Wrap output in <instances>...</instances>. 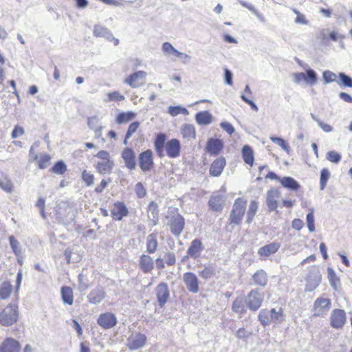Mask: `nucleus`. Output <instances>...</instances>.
Segmentation results:
<instances>
[{
  "label": "nucleus",
  "mask_w": 352,
  "mask_h": 352,
  "mask_svg": "<svg viewBox=\"0 0 352 352\" xmlns=\"http://www.w3.org/2000/svg\"><path fill=\"white\" fill-rule=\"evenodd\" d=\"M182 134L185 138H195L196 135L195 129L192 124H185L182 128Z\"/></svg>",
  "instance_id": "nucleus-40"
},
{
  "label": "nucleus",
  "mask_w": 352,
  "mask_h": 352,
  "mask_svg": "<svg viewBox=\"0 0 352 352\" xmlns=\"http://www.w3.org/2000/svg\"><path fill=\"white\" fill-rule=\"evenodd\" d=\"M195 120L199 125H208L212 122V116L207 111H200L196 114Z\"/></svg>",
  "instance_id": "nucleus-31"
},
{
  "label": "nucleus",
  "mask_w": 352,
  "mask_h": 352,
  "mask_svg": "<svg viewBox=\"0 0 352 352\" xmlns=\"http://www.w3.org/2000/svg\"><path fill=\"white\" fill-rule=\"evenodd\" d=\"M18 306L9 304L0 312V324L5 327H9L18 320Z\"/></svg>",
  "instance_id": "nucleus-2"
},
{
  "label": "nucleus",
  "mask_w": 352,
  "mask_h": 352,
  "mask_svg": "<svg viewBox=\"0 0 352 352\" xmlns=\"http://www.w3.org/2000/svg\"><path fill=\"white\" fill-rule=\"evenodd\" d=\"M135 116L136 113L133 111L122 112L118 115L116 121L118 124H122L132 120Z\"/></svg>",
  "instance_id": "nucleus-36"
},
{
  "label": "nucleus",
  "mask_w": 352,
  "mask_h": 352,
  "mask_svg": "<svg viewBox=\"0 0 352 352\" xmlns=\"http://www.w3.org/2000/svg\"><path fill=\"white\" fill-rule=\"evenodd\" d=\"M52 170L58 175L63 174L66 170V165L63 161H59L54 164Z\"/></svg>",
  "instance_id": "nucleus-57"
},
{
  "label": "nucleus",
  "mask_w": 352,
  "mask_h": 352,
  "mask_svg": "<svg viewBox=\"0 0 352 352\" xmlns=\"http://www.w3.org/2000/svg\"><path fill=\"white\" fill-rule=\"evenodd\" d=\"M257 210L258 202L254 200L251 201L247 214V222L250 223L253 220V218L256 214Z\"/></svg>",
  "instance_id": "nucleus-43"
},
{
  "label": "nucleus",
  "mask_w": 352,
  "mask_h": 352,
  "mask_svg": "<svg viewBox=\"0 0 352 352\" xmlns=\"http://www.w3.org/2000/svg\"><path fill=\"white\" fill-rule=\"evenodd\" d=\"M168 112L172 116H176L180 113H182L184 115L189 114L188 111L186 108L182 107L181 106H175V107L170 106L168 108Z\"/></svg>",
  "instance_id": "nucleus-47"
},
{
  "label": "nucleus",
  "mask_w": 352,
  "mask_h": 352,
  "mask_svg": "<svg viewBox=\"0 0 352 352\" xmlns=\"http://www.w3.org/2000/svg\"><path fill=\"white\" fill-rule=\"evenodd\" d=\"M94 35L95 36L104 37L108 41H111L113 39V36L111 31L108 28L100 25H95L94 30Z\"/></svg>",
  "instance_id": "nucleus-29"
},
{
  "label": "nucleus",
  "mask_w": 352,
  "mask_h": 352,
  "mask_svg": "<svg viewBox=\"0 0 352 352\" xmlns=\"http://www.w3.org/2000/svg\"><path fill=\"white\" fill-rule=\"evenodd\" d=\"M162 52L167 56L174 55L177 56L179 51H177L170 43L164 42L162 47Z\"/></svg>",
  "instance_id": "nucleus-44"
},
{
  "label": "nucleus",
  "mask_w": 352,
  "mask_h": 352,
  "mask_svg": "<svg viewBox=\"0 0 352 352\" xmlns=\"http://www.w3.org/2000/svg\"><path fill=\"white\" fill-rule=\"evenodd\" d=\"M107 98L104 102H108L111 101H122L125 99L124 96L120 94L118 91H113L107 94Z\"/></svg>",
  "instance_id": "nucleus-53"
},
{
  "label": "nucleus",
  "mask_w": 352,
  "mask_h": 352,
  "mask_svg": "<svg viewBox=\"0 0 352 352\" xmlns=\"http://www.w3.org/2000/svg\"><path fill=\"white\" fill-rule=\"evenodd\" d=\"M323 79L324 81V83H330L332 82H336L337 83H339V81L337 80V76L335 73L327 70L323 72Z\"/></svg>",
  "instance_id": "nucleus-55"
},
{
  "label": "nucleus",
  "mask_w": 352,
  "mask_h": 352,
  "mask_svg": "<svg viewBox=\"0 0 352 352\" xmlns=\"http://www.w3.org/2000/svg\"><path fill=\"white\" fill-rule=\"evenodd\" d=\"M20 344L12 338H6L0 346V352H20Z\"/></svg>",
  "instance_id": "nucleus-16"
},
{
  "label": "nucleus",
  "mask_w": 352,
  "mask_h": 352,
  "mask_svg": "<svg viewBox=\"0 0 352 352\" xmlns=\"http://www.w3.org/2000/svg\"><path fill=\"white\" fill-rule=\"evenodd\" d=\"M24 133L25 130L22 126L19 125H15L12 131L11 137L12 139H16L22 136Z\"/></svg>",
  "instance_id": "nucleus-61"
},
{
  "label": "nucleus",
  "mask_w": 352,
  "mask_h": 352,
  "mask_svg": "<svg viewBox=\"0 0 352 352\" xmlns=\"http://www.w3.org/2000/svg\"><path fill=\"white\" fill-rule=\"evenodd\" d=\"M309 210V212L307 214L306 217L307 225L309 232H313L316 230L314 223V209L311 208Z\"/></svg>",
  "instance_id": "nucleus-52"
},
{
  "label": "nucleus",
  "mask_w": 352,
  "mask_h": 352,
  "mask_svg": "<svg viewBox=\"0 0 352 352\" xmlns=\"http://www.w3.org/2000/svg\"><path fill=\"white\" fill-rule=\"evenodd\" d=\"M139 266L144 273H150L154 269L153 260L147 254H142L139 260Z\"/></svg>",
  "instance_id": "nucleus-22"
},
{
  "label": "nucleus",
  "mask_w": 352,
  "mask_h": 352,
  "mask_svg": "<svg viewBox=\"0 0 352 352\" xmlns=\"http://www.w3.org/2000/svg\"><path fill=\"white\" fill-rule=\"evenodd\" d=\"M155 294L159 305L163 307L169 298L168 285L165 283H160L155 288Z\"/></svg>",
  "instance_id": "nucleus-13"
},
{
  "label": "nucleus",
  "mask_w": 352,
  "mask_h": 352,
  "mask_svg": "<svg viewBox=\"0 0 352 352\" xmlns=\"http://www.w3.org/2000/svg\"><path fill=\"white\" fill-rule=\"evenodd\" d=\"M146 72L144 71H138L131 74L124 80V83L129 85L132 88H137L143 85L145 82Z\"/></svg>",
  "instance_id": "nucleus-9"
},
{
  "label": "nucleus",
  "mask_w": 352,
  "mask_h": 352,
  "mask_svg": "<svg viewBox=\"0 0 352 352\" xmlns=\"http://www.w3.org/2000/svg\"><path fill=\"white\" fill-rule=\"evenodd\" d=\"M339 85L352 88V78L344 73H339Z\"/></svg>",
  "instance_id": "nucleus-45"
},
{
  "label": "nucleus",
  "mask_w": 352,
  "mask_h": 352,
  "mask_svg": "<svg viewBox=\"0 0 352 352\" xmlns=\"http://www.w3.org/2000/svg\"><path fill=\"white\" fill-rule=\"evenodd\" d=\"M215 274L214 269L210 265H205L199 271V275L204 279H208L212 277Z\"/></svg>",
  "instance_id": "nucleus-39"
},
{
  "label": "nucleus",
  "mask_w": 352,
  "mask_h": 352,
  "mask_svg": "<svg viewBox=\"0 0 352 352\" xmlns=\"http://www.w3.org/2000/svg\"><path fill=\"white\" fill-rule=\"evenodd\" d=\"M327 159L335 164H338L341 160V155L338 152L331 151L327 153Z\"/></svg>",
  "instance_id": "nucleus-58"
},
{
  "label": "nucleus",
  "mask_w": 352,
  "mask_h": 352,
  "mask_svg": "<svg viewBox=\"0 0 352 352\" xmlns=\"http://www.w3.org/2000/svg\"><path fill=\"white\" fill-rule=\"evenodd\" d=\"M247 307L245 298L239 296L234 300L232 309L233 311L238 313L240 315H243L246 312Z\"/></svg>",
  "instance_id": "nucleus-25"
},
{
  "label": "nucleus",
  "mask_w": 352,
  "mask_h": 352,
  "mask_svg": "<svg viewBox=\"0 0 352 352\" xmlns=\"http://www.w3.org/2000/svg\"><path fill=\"white\" fill-rule=\"evenodd\" d=\"M129 213L126 206L122 202L114 204L111 210V217L113 219L120 221L123 217L127 216Z\"/></svg>",
  "instance_id": "nucleus-15"
},
{
  "label": "nucleus",
  "mask_w": 352,
  "mask_h": 352,
  "mask_svg": "<svg viewBox=\"0 0 352 352\" xmlns=\"http://www.w3.org/2000/svg\"><path fill=\"white\" fill-rule=\"evenodd\" d=\"M78 289L80 292H83L89 287L88 279L86 275L80 274L78 277Z\"/></svg>",
  "instance_id": "nucleus-49"
},
{
  "label": "nucleus",
  "mask_w": 352,
  "mask_h": 352,
  "mask_svg": "<svg viewBox=\"0 0 352 352\" xmlns=\"http://www.w3.org/2000/svg\"><path fill=\"white\" fill-rule=\"evenodd\" d=\"M0 188L6 192H11L12 191L13 184L8 177H0Z\"/></svg>",
  "instance_id": "nucleus-42"
},
{
  "label": "nucleus",
  "mask_w": 352,
  "mask_h": 352,
  "mask_svg": "<svg viewBox=\"0 0 352 352\" xmlns=\"http://www.w3.org/2000/svg\"><path fill=\"white\" fill-rule=\"evenodd\" d=\"M330 177V173L327 168H323L320 173V190H324L328 179Z\"/></svg>",
  "instance_id": "nucleus-48"
},
{
  "label": "nucleus",
  "mask_w": 352,
  "mask_h": 352,
  "mask_svg": "<svg viewBox=\"0 0 352 352\" xmlns=\"http://www.w3.org/2000/svg\"><path fill=\"white\" fill-rule=\"evenodd\" d=\"M280 193L278 190L272 188L268 190L266 197L267 206L270 210H274L276 209L277 199L280 197Z\"/></svg>",
  "instance_id": "nucleus-21"
},
{
  "label": "nucleus",
  "mask_w": 352,
  "mask_h": 352,
  "mask_svg": "<svg viewBox=\"0 0 352 352\" xmlns=\"http://www.w3.org/2000/svg\"><path fill=\"white\" fill-rule=\"evenodd\" d=\"M82 179L87 186L92 185L94 182V175L87 170L82 173Z\"/></svg>",
  "instance_id": "nucleus-60"
},
{
  "label": "nucleus",
  "mask_w": 352,
  "mask_h": 352,
  "mask_svg": "<svg viewBox=\"0 0 352 352\" xmlns=\"http://www.w3.org/2000/svg\"><path fill=\"white\" fill-rule=\"evenodd\" d=\"M245 298L248 307L255 311L261 306L264 300V294L260 292L258 289H252Z\"/></svg>",
  "instance_id": "nucleus-4"
},
{
  "label": "nucleus",
  "mask_w": 352,
  "mask_h": 352,
  "mask_svg": "<svg viewBox=\"0 0 352 352\" xmlns=\"http://www.w3.org/2000/svg\"><path fill=\"white\" fill-rule=\"evenodd\" d=\"M140 126V123L138 122H132L128 128V130L126 133V139H129L131 135L137 131L138 128Z\"/></svg>",
  "instance_id": "nucleus-62"
},
{
  "label": "nucleus",
  "mask_w": 352,
  "mask_h": 352,
  "mask_svg": "<svg viewBox=\"0 0 352 352\" xmlns=\"http://www.w3.org/2000/svg\"><path fill=\"white\" fill-rule=\"evenodd\" d=\"M117 322L116 316L111 312L100 314L97 320L98 324L104 329H109L114 327Z\"/></svg>",
  "instance_id": "nucleus-6"
},
{
  "label": "nucleus",
  "mask_w": 352,
  "mask_h": 352,
  "mask_svg": "<svg viewBox=\"0 0 352 352\" xmlns=\"http://www.w3.org/2000/svg\"><path fill=\"white\" fill-rule=\"evenodd\" d=\"M255 284L265 286L267 283V274L263 270L257 271L252 276Z\"/></svg>",
  "instance_id": "nucleus-35"
},
{
  "label": "nucleus",
  "mask_w": 352,
  "mask_h": 352,
  "mask_svg": "<svg viewBox=\"0 0 352 352\" xmlns=\"http://www.w3.org/2000/svg\"><path fill=\"white\" fill-rule=\"evenodd\" d=\"M12 286L9 282H3L0 285V299L6 300L10 296Z\"/></svg>",
  "instance_id": "nucleus-38"
},
{
  "label": "nucleus",
  "mask_w": 352,
  "mask_h": 352,
  "mask_svg": "<svg viewBox=\"0 0 352 352\" xmlns=\"http://www.w3.org/2000/svg\"><path fill=\"white\" fill-rule=\"evenodd\" d=\"M280 247V245L278 243H271L259 248L258 254L261 256H268L272 254L276 253Z\"/></svg>",
  "instance_id": "nucleus-26"
},
{
  "label": "nucleus",
  "mask_w": 352,
  "mask_h": 352,
  "mask_svg": "<svg viewBox=\"0 0 352 352\" xmlns=\"http://www.w3.org/2000/svg\"><path fill=\"white\" fill-rule=\"evenodd\" d=\"M148 218L153 226L157 225L158 222V206L154 201H151L148 206Z\"/></svg>",
  "instance_id": "nucleus-30"
},
{
  "label": "nucleus",
  "mask_w": 352,
  "mask_h": 352,
  "mask_svg": "<svg viewBox=\"0 0 352 352\" xmlns=\"http://www.w3.org/2000/svg\"><path fill=\"white\" fill-rule=\"evenodd\" d=\"M166 154L169 157L175 158L179 155L181 145L177 139H171L165 144Z\"/></svg>",
  "instance_id": "nucleus-14"
},
{
  "label": "nucleus",
  "mask_w": 352,
  "mask_h": 352,
  "mask_svg": "<svg viewBox=\"0 0 352 352\" xmlns=\"http://www.w3.org/2000/svg\"><path fill=\"white\" fill-rule=\"evenodd\" d=\"M183 281L187 289L192 293H198L199 288V279L197 276L192 272H186L183 275Z\"/></svg>",
  "instance_id": "nucleus-10"
},
{
  "label": "nucleus",
  "mask_w": 352,
  "mask_h": 352,
  "mask_svg": "<svg viewBox=\"0 0 352 352\" xmlns=\"http://www.w3.org/2000/svg\"><path fill=\"white\" fill-rule=\"evenodd\" d=\"M114 166L113 162L111 160L98 162L96 168L100 174L110 173Z\"/></svg>",
  "instance_id": "nucleus-33"
},
{
  "label": "nucleus",
  "mask_w": 352,
  "mask_h": 352,
  "mask_svg": "<svg viewBox=\"0 0 352 352\" xmlns=\"http://www.w3.org/2000/svg\"><path fill=\"white\" fill-rule=\"evenodd\" d=\"M242 155L244 162L250 165L253 164L254 162V153L251 147L245 145L242 148Z\"/></svg>",
  "instance_id": "nucleus-37"
},
{
  "label": "nucleus",
  "mask_w": 352,
  "mask_h": 352,
  "mask_svg": "<svg viewBox=\"0 0 352 352\" xmlns=\"http://www.w3.org/2000/svg\"><path fill=\"white\" fill-rule=\"evenodd\" d=\"M9 241L13 252L16 256H19L21 254V250L19 247V241L16 240L13 236H10L9 237Z\"/></svg>",
  "instance_id": "nucleus-56"
},
{
  "label": "nucleus",
  "mask_w": 352,
  "mask_h": 352,
  "mask_svg": "<svg viewBox=\"0 0 352 352\" xmlns=\"http://www.w3.org/2000/svg\"><path fill=\"white\" fill-rule=\"evenodd\" d=\"M280 183L283 187L292 191H296L300 188L298 182L291 177H282Z\"/></svg>",
  "instance_id": "nucleus-28"
},
{
  "label": "nucleus",
  "mask_w": 352,
  "mask_h": 352,
  "mask_svg": "<svg viewBox=\"0 0 352 352\" xmlns=\"http://www.w3.org/2000/svg\"><path fill=\"white\" fill-rule=\"evenodd\" d=\"M305 82L311 85H315L317 82V74L312 69L306 70Z\"/></svg>",
  "instance_id": "nucleus-50"
},
{
  "label": "nucleus",
  "mask_w": 352,
  "mask_h": 352,
  "mask_svg": "<svg viewBox=\"0 0 352 352\" xmlns=\"http://www.w3.org/2000/svg\"><path fill=\"white\" fill-rule=\"evenodd\" d=\"M60 292L61 297L64 303L68 304L69 305H72L74 302L72 289L69 287L64 286L61 288Z\"/></svg>",
  "instance_id": "nucleus-34"
},
{
  "label": "nucleus",
  "mask_w": 352,
  "mask_h": 352,
  "mask_svg": "<svg viewBox=\"0 0 352 352\" xmlns=\"http://www.w3.org/2000/svg\"><path fill=\"white\" fill-rule=\"evenodd\" d=\"M139 165L142 171L150 170L153 166V153L151 150H146L139 155Z\"/></svg>",
  "instance_id": "nucleus-12"
},
{
  "label": "nucleus",
  "mask_w": 352,
  "mask_h": 352,
  "mask_svg": "<svg viewBox=\"0 0 352 352\" xmlns=\"http://www.w3.org/2000/svg\"><path fill=\"white\" fill-rule=\"evenodd\" d=\"M168 225L171 232L175 236H179L184 228V219L179 214H176L170 217Z\"/></svg>",
  "instance_id": "nucleus-5"
},
{
  "label": "nucleus",
  "mask_w": 352,
  "mask_h": 352,
  "mask_svg": "<svg viewBox=\"0 0 352 352\" xmlns=\"http://www.w3.org/2000/svg\"><path fill=\"white\" fill-rule=\"evenodd\" d=\"M204 249V247L201 241L199 239H196L191 242L190 245L187 250V254L191 258H197L200 256Z\"/></svg>",
  "instance_id": "nucleus-20"
},
{
  "label": "nucleus",
  "mask_w": 352,
  "mask_h": 352,
  "mask_svg": "<svg viewBox=\"0 0 352 352\" xmlns=\"http://www.w3.org/2000/svg\"><path fill=\"white\" fill-rule=\"evenodd\" d=\"M98 120L97 117H96V116L91 117V118L88 119V122H87L88 126L91 130H94L95 131H98V129L99 130L100 129V128L98 127Z\"/></svg>",
  "instance_id": "nucleus-64"
},
{
  "label": "nucleus",
  "mask_w": 352,
  "mask_h": 352,
  "mask_svg": "<svg viewBox=\"0 0 352 352\" xmlns=\"http://www.w3.org/2000/svg\"><path fill=\"white\" fill-rule=\"evenodd\" d=\"M311 118L316 121L318 126L324 131V132H331L333 131V128L331 125L324 123L320 121L318 118H317L314 114L311 113Z\"/></svg>",
  "instance_id": "nucleus-59"
},
{
  "label": "nucleus",
  "mask_w": 352,
  "mask_h": 352,
  "mask_svg": "<svg viewBox=\"0 0 352 352\" xmlns=\"http://www.w3.org/2000/svg\"><path fill=\"white\" fill-rule=\"evenodd\" d=\"M328 278L330 285L335 289H337L338 284L339 283V279L338 278L334 270L330 267L327 269Z\"/></svg>",
  "instance_id": "nucleus-51"
},
{
  "label": "nucleus",
  "mask_w": 352,
  "mask_h": 352,
  "mask_svg": "<svg viewBox=\"0 0 352 352\" xmlns=\"http://www.w3.org/2000/svg\"><path fill=\"white\" fill-rule=\"evenodd\" d=\"M50 160L51 157L49 154L40 153L38 158L36 160L38 162V168L40 169L46 168L50 164Z\"/></svg>",
  "instance_id": "nucleus-41"
},
{
  "label": "nucleus",
  "mask_w": 352,
  "mask_h": 352,
  "mask_svg": "<svg viewBox=\"0 0 352 352\" xmlns=\"http://www.w3.org/2000/svg\"><path fill=\"white\" fill-rule=\"evenodd\" d=\"M225 203L223 195H213L208 201L210 208L214 211H220L223 209Z\"/></svg>",
  "instance_id": "nucleus-24"
},
{
  "label": "nucleus",
  "mask_w": 352,
  "mask_h": 352,
  "mask_svg": "<svg viewBox=\"0 0 352 352\" xmlns=\"http://www.w3.org/2000/svg\"><path fill=\"white\" fill-rule=\"evenodd\" d=\"M166 135L164 133L157 134L155 142V149L160 157L164 156V147H165Z\"/></svg>",
  "instance_id": "nucleus-27"
},
{
  "label": "nucleus",
  "mask_w": 352,
  "mask_h": 352,
  "mask_svg": "<svg viewBox=\"0 0 352 352\" xmlns=\"http://www.w3.org/2000/svg\"><path fill=\"white\" fill-rule=\"evenodd\" d=\"M270 140L282 148L283 150L286 151L287 153L290 151V146L286 143V142L280 138L277 137H270Z\"/></svg>",
  "instance_id": "nucleus-54"
},
{
  "label": "nucleus",
  "mask_w": 352,
  "mask_h": 352,
  "mask_svg": "<svg viewBox=\"0 0 352 352\" xmlns=\"http://www.w3.org/2000/svg\"><path fill=\"white\" fill-rule=\"evenodd\" d=\"M346 313L343 309H336L331 312V326L335 329H341L346 322Z\"/></svg>",
  "instance_id": "nucleus-8"
},
{
  "label": "nucleus",
  "mask_w": 352,
  "mask_h": 352,
  "mask_svg": "<svg viewBox=\"0 0 352 352\" xmlns=\"http://www.w3.org/2000/svg\"><path fill=\"white\" fill-rule=\"evenodd\" d=\"M331 305V301L329 298H318L314 304V316H320L326 314Z\"/></svg>",
  "instance_id": "nucleus-11"
},
{
  "label": "nucleus",
  "mask_w": 352,
  "mask_h": 352,
  "mask_svg": "<svg viewBox=\"0 0 352 352\" xmlns=\"http://www.w3.org/2000/svg\"><path fill=\"white\" fill-rule=\"evenodd\" d=\"M226 166V160L224 157H219L215 160L210 167V174L214 177L219 176Z\"/></svg>",
  "instance_id": "nucleus-23"
},
{
  "label": "nucleus",
  "mask_w": 352,
  "mask_h": 352,
  "mask_svg": "<svg viewBox=\"0 0 352 352\" xmlns=\"http://www.w3.org/2000/svg\"><path fill=\"white\" fill-rule=\"evenodd\" d=\"M158 246L157 234L152 233L146 237V252L149 254L154 253Z\"/></svg>",
  "instance_id": "nucleus-32"
},
{
  "label": "nucleus",
  "mask_w": 352,
  "mask_h": 352,
  "mask_svg": "<svg viewBox=\"0 0 352 352\" xmlns=\"http://www.w3.org/2000/svg\"><path fill=\"white\" fill-rule=\"evenodd\" d=\"M223 148V142L220 139L210 138L207 142L206 150L212 155H217Z\"/></svg>",
  "instance_id": "nucleus-17"
},
{
  "label": "nucleus",
  "mask_w": 352,
  "mask_h": 352,
  "mask_svg": "<svg viewBox=\"0 0 352 352\" xmlns=\"http://www.w3.org/2000/svg\"><path fill=\"white\" fill-rule=\"evenodd\" d=\"M258 318L261 324L266 327L272 323L275 324L282 323L285 320V315L281 307L271 309H263L259 311Z\"/></svg>",
  "instance_id": "nucleus-1"
},
{
  "label": "nucleus",
  "mask_w": 352,
  "mask_h": 352,
  "mask_svg": "<svg viewBox=\"0 0 352 352\" xmlns=\"http://www.w3.org/2000/svg\"><path fill=\"white\" fill-rule=\"evenodd\" d=\"M146 340V338L144 334L133 333L127 339L126 346L130 350H138L144 346Z\"/></svg>",
  "instance_id": "nucleus-7"
},
{
  "label": "nucleus",
  "mask_w": 352,
  "mask_h": 352,
  "mask_svg": "<svg viewBox=\"0 0 352 352\" xmlns=\"http://www.w3.org/2000/svg\"><path fill=\"white\" fill-rule=\"evenodd\" d=\"M247 205V201L243 198H237L234 203L230 213V223L239 224L244 215Z\"/></svg>",
  "instance_id": "nucleus-3"
},
{
  "label": "nucleus",
  "mask_w": 352,
  "mask_h": 352,
  "mask_svg": "<svg viewBox=\"0 0 352 352\" xmlns=\"http://www.w3.org/2000/svg\"><path fill=\"white\" fill-rule=\"evenodd\" d=\"M239 3L243 7L248 8L250 11H251L261 21L264 22L265 19L262 14L258 12V10L255 8V7L248 3L239 0Z\"/></svg>",
  "instance_id": "nucleus-46"
},
{
  "label": "nucleus",
  "mask_w": 352,
  "mask_h": 352,
  "mask_svg": "<svg viewBox=\"0 0 352 352\" xmlns=\"http://www.w3.org/2000/svg\"><path fill=\"white\" fill-rule=\"evenodd\" d=\"M106 293L103 288L96 287L92 289L87 295V299L89 303L98 305L104 298Z\"/></svg>",
  "instance_id": "nucleus-18"
},
{
  "label": "nucleus",
  "mask_w": 352,
  "mask_h": 352,
  "mask_svg": "<svg viewBox=\"0 0 352 352\" xmlns=\"http://www.w3.org/2000/svg\"><path fill=\"white\" fill-rule=\"evenodd\" d=\"M135 191L137 196L139 198L144 197L146 194V189L143 186L142 184L140 182H138V184H136V185L135 186Z\"/></svg>",
  "instance_id": "nucleus-63"
},
{
  "label": "nucleus",
  "mask_w": 352,
  "mask_h": 352,
  "mask_svg": "<svg viewBox=\"0 0 352 352\" xmlns=\"http://www.w3.org/2000/svg\"><path fill=\"white\" fill-rule=\"evenodd\" d=\"M122 157L124 161L125 166L130 170H134L136 168L135 155L133 151L129 148H126L122 153Z\"/></svg>",
  "instance_id": "nucleus-19"
}]
</instances>
